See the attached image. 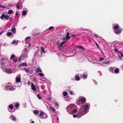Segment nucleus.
Listing matches in <instances>:
<instances>
[{
  "mask_svg": "<svg viewBox=\"0 0 123 123\" xmlns=\"http://www.w3.org/2000/svg\"><path fill=\"white\" fill-rule=\"evenodd\" d=\"M121 55L122 56V57H123V54H121Z\"/></svg>",
  "mask_w": 123,
  "mask_h": 123,
  "instance_id": "nucleus-60",
  "label": "nucleus"
},
{
  "mask_svg": "<svg viewBox=\"0 0 123 123\" xmlns=\"http://www.w3.org/2000/svg\"><path fill=\"white\" fill-rule=\"evenodd\" d=\"M30 38V37L29 36H28L26 37L25 39V40L26 41H27L28 39L29 38Z\"/></svg>",
  "mask_w": 123,
  "mask_h": 123,
  "instance_id": "nucleus-42",
  "label": "nucleus"
},
{
  "mask_svg": "<svg viewBox=\"0 0 123 123\" xmlns=\"http://www.w3.org/2000/svg\"><path fill=\"white\" fill-rule=\"evenodd\" d=\"M9 107L11 110L13 108V106L12 105H10L9 106Z\"/></svg>",
  "mask_w": 123,
  "mask_h": 123,
  "instance_id": "nucleus-29",
  "label": "nucleus"
},
{
  "mask_svg": "<svg viewBox=\"0 0 123 123\" xmlns=\"http://www.w3.org/2000/svg\"><path fill=\"white\" fill-rule=\"evenodd\" d=\"M30 123H34V121H33L32 122H31Z\"/></svg>",
  "mask_w": 123,
  "mask_h": 123,
  "instance_id": "nucleus-59",
  "label": "nucleus"
},
{
  "mask_svg": "<svg viewBox=\"0 0 123 123\" xmlns=\"http://www.w3.org/2000/svg\"><path fill=\"white\" fill-rule=\"evenodd\" d=\"M88 105L87 103H86L84 107V110L82 111V112H81L82 111H80V110H81V109H79V112H78V113H79L78 114V115H79L80 114L81 115L80 116H81L82 115H84L86 113L85 112L86 111L88 110Z\"/></svg>",
  "mask_w": 123,
  "mask_h": 123,
  "instance_id": "nucleus-1",
  "label": "nucleus"
},
{
  "mask_svg": "<svg viewBox=\"0 0 123 123\" xmlns=\"http://www.w3.org/2000/svg\"><path fill=\"white\" fill-rule=\"evenodd\" d=\"M120 27L118 25H115L113 27L114 33L116 34H118L121 33V31Z\"/></svg>",
  "mask_w": 123,
  "mask_h": 123,
  "instance_id": "nucleus-2",
  "label": "nucleus"
},
{
  "mask_svg": "<svg viewBox=\"0 0 123 123\" xmlns=\"http://www.w3.org/2000/svg\"><path fill=\"white\" fill-rule=\"evenodd\" d=\"M12 28H15V26L14 25H13L12 26Z\"/></svg>",
  "mask_w": 123,
  "mask_h": 123,
  "instance_id": "nucleus-53",
  "label": "nucleus"
},
{
  "mask_svg": "<svg viewBox=\"0 0 123 123\" xmlns=\"http://www.w3.org/2000/svg\"><path fill=\"white\" fill-rule=\"evenodd\" d=\"M78 115H73V117H74V118H75L77 116H78Z\"/></svg>",
  "mask_w": 123,
  "mask_h": 123,
  "instance_id": "nucleus-47",
  "label": "nucleus"
},
{
  "mask_svg": "<svg viewBox=\"0 0 123 123\" xmlns=\"http://www.w3.org/2000/svg\"><path fill=\"white\" fill-rule=\"evenodd\" d=\"M13 33L15 34L16 33V30L15 28H12L11 29Z\"/></svg>",
  "mask_w": 123,
  "mask_h": 123,
  "instance_id": "nucleus-16",
  "label": "nucleus"
},
{
  "mask_svg": "<svg viewBox=\"0 0 123 123\" xmlns=\"http://www.w3.org/2000/svg\"><path fill=\"white\" fill-rule=\"evenodd\" d=\"M42 72V70L39 68H37V73L39 72Z\"/></svg>",
  "mask_w": 123,
  "mask_h": 123,
  "instance_id": "nucleus-15",
  "label": "nucleus"
},
{
  "mask_svg": "<svg viewBox=\"0 0 123 123\" xmlns=\"http://www.w3.org/2000/svg\"><path fill=\"white\" fill-rule=\"evenodd\" d=\"M65 42V41H64L61 43L60 44H58V43H57V44H58V49L60 50L61 49V48L63 47V44Z\"/></svg>",
  "mask_w": 123,
  "mask_h": 123,
  "instance_id": "nucleus-6",
  "label": "nucleus"
},
{
  "mask_svg": "<svg viewBox=\"0 0 123 123\" xmlns=\"http://www.w3.org/2000/svg\"><path fill=\"white\" fill-rule=\"evenodd\" d=\"M118 53H119V54H122V53L121 52V51H118Z\"/></svg>",
  "mask_w": 123,
  "mask_h": 123,
  "instance_id": "nucleus-55",
  "label": "nucleus"
},
{
  "mask_svg": "<svg viewBox=\"0 0 123 123\" xmlns=\"http://www.w3.org/2000/svg\"><path fill=\"white\" fill-rule=\"evenodd\" d=\"M5 7L4 6H2L1 5V7L0 8H4Z\"/></svg>",
  "mask_w": 123,
  "mask_h": 123,
  "instance_id": "nucleus-48",
  "label": "nucleus"
},
{
  "mask_svg": "<svg viewBox=\"0 0 123 123\" xmlns=\"http://www.w3.org/2000/svg\"><path fill=\"white\" fill-rule=\"evenodd\" d=\"M70 34V33H69V32H67V34L66 35V37L68 36Z\"/></svg>",
  "mask_w": 123,
  "mask_h": 123,
  "instance_id": "nucleus-44",
  "label": "nucleus"
},
{
  "mask_svg": "<svg viewBox=\"0 0 123 123\" xmlns=\"http://www.w3.org/2000/svg\"><path fill=\"white\" fill-rule=\"evenodd\" d=\"M77 109L73 110V111L71 112L72 114H73L76 113L77 112Z\"/></svg>",
  "mask_w": 123,
  "mask_h": 123,
  "instance_id": "nucleus-23",
  "label": "nucleus"
},
{
  "mask_svg": "<svg viewBox=\"0 0 123 123\" xmlns=\"http://www.w3.org/2000/svg\"><path fill=\"white\" fill-rule=\"evenodd\" d=\"M9 18V16L7 15H5L4 14H2L1 16V18L3 20L5 19L8 20Z\"/></svg>",
  "mask_w": 123,
  "mask_h": 123,
  "instance_id": "nucleus-5",
  "label": "nucleus"
},
{
  "mask_svg": "<svg viewBox=\"0 0 123 123\" xmlns=\"http://www.w3.org/2000/svg\"><path fill=\"white\" fill-rule=\"evenodd\" d=\"M114 50H115V51L116 52H118V49L117 48H115L114 49Z\"/></svg>",
  "mask_w": 123,
  "mask_h": 123,
  "instance_id": "nucleus-43",
  "label": "nucleus"
},
{
  "mask_svg": "<svg viewBox=\"0 0 123 123\" xmlns=\"http://www.w3.org/2000/svg\"><path fill=\"white\" fill-rule=\"evenodd\" d=\"M18 12H17V11L16 12V13L15 15L16 16H17L18 14Z\"/></svg>",
  "mask_w": 123,
  "mask_h": 123,
  "instance_id": "nucleus-54",
  "label": "nucleus"
},
{
  "mask_svg": "<svg viewBox=\"0 0 123 123\" xmlns=\"http://www.w3.org/2000/svg\"><path fill=\"white\" fill-rule=\"evenodd\" d=\"M1 5L0 4V7H1Z\"/></svg>",
  "mask_w": 123,
  "mask_h": 123,
  "instance_id": "nucleus-64",
  "label": "nucleus"
},
{
  "mask_svg": "<svg viewBox=\"0 0 123 123\" xmlns=\"http://www.w3.org/2000/svg\"><path fill=\"white\" fill-rule=\"evenodd\" d=\"M16 42V41L15 40H13L12 42V44H14Z\"/></svg>",
  "mask_w": 123,
  "mask_h": 123,
  "instance_id": "nucleus-45",
  "label": "nucleus"
},
{
  "mask_svg": "<svg viewBox=\"0 0 123 123\" xmlns=\"http://www.w3.org/2000/svg\"><path fill=\"white\" fill-rule=\"evenodd\" d=\"M23 70H25L27 73L29 71V69L27 68H24L23 69Z\"/></svg>",
  "mask_w": 123,
  "mask_h": 123,
  "instance_id": "nucleus-31",
  "label": "nucleus"
},
{
  "mask_svg": "<svg viewBox=\"0 0 123 123\" xmlns=\"http://www.w3.org/2000/svg\"><path fill=\"white\" fill-rule=\"evenodd\" d=\"M33 112L34 114L36 115L37 114L39 113L38 111L35 110H34Z\"/></svg>",
  "mask_w": 123,
  "mask_h": 123,
  "instance_id": "nucleus-18",
  "label": "nucleus"
},
{
  "mask_svg": "<svg viewBox=\"0 0 123 123\" xmlns=\"http://www.w3.org/2000/svg\"><path fill=\"white\" fill-rule=\"evenodd\" d=\"M95 35L97 37H98V35H97V34H95Z\"/></svg>",
  "mask_w": 123,
  "mask_h": 123,
  "instance_id": "nucleus-52",
  "label": "nucleus"
},
{
  "mask_svg": "<svg viewBox=\"0 0 123 123\" xmlns=\"http://www.w3.org/2000/svg\"><path fill=\"white\" fill-rule=\"evenodd\" d=\"M96 45L97 46V47L98 48H99V46L97 44V43H96Z\"/></svg>",
  "mask_w": 123,
  "mask_h": 123,
  "instance_id": "nucleus-56",
  "label": "nucleus"
},
{
  "mask_svg": "<svg viewBox=\"0 0 123 123\" xmlns=\"http://www.w3.org/2000/svg\"><path fill=\"white\" fill-rule=\"evenodd\" d=\"M109 62H106V63H108Z\"/></svg>",
  "mask_w": 123,
  "mask_h": 123,
  "instance_id": "nucleus-62",
  "label": "nucleus"
},
{
  "mask_svg": "<svg viewBox=\"0 0 123 123\" xmlns=\"http://www.w3.org/2000/svg\"><path fill=\"white\" fill-rule=\"evenodd\" d=\"M68 93L66 92H64L63 93V94L64 96H66L68 95Z\"/></svg>",
  "mask_w": 123,
  "mask_h": 123,
  "instance_id": "nucleus-33",
  "label": "nucleus"
},
{
  "mask_svg": "<svg viewBox=\"0 0 123 123\" xmlns=\"http://www.w3.org/2000/svg\"><path fill=\"white\" fill-rule=\"evenodd\" d=\"M13 12V11L12 10H9L8 11V13L9 14H11Z\"/></svg>",
  "mask_w": 123,
  "mask_h": 123,
  "instance_id": "nucleus-30",
  "label": "nucleus"
},
{
  "mask_svg": "<svg viewBox=\"0 0 123 123\" xmlns=\"http://www.w3.org/2000/svg\"><path fill=\"white\" fill-rule=\"evenodd\" d=\"M72 36L74 37H75L76 36L74 34H72Z\"/></svg>",
  "mask_w": 123,
  "mask_h": 123,
  "instance_id": "nucleus-51",
  "label": "nucleus"
},
{
  "mask_svg": "<svg viewBox=\"0 0 123 123\" xmlns=\"http://www.w3.org/2000/svg\"><path fill=\"white\" fill-rule=\"evenodd\" d=\"M82 76V78L84 79H86L87 77V74L85 73H84L83 74Z\"/></svg>",
  "mask_w": 123,
  "mask_h": 123,
  "instance_id": "nucleus-14",
  "label": "nucleus"
},
{
  "mask_svg": "<svg viewBox=\"0 0 123 123\" xmlns=\"http://www.w3.org/2000/svg\"><path fill=\"white\" fill-rule=\"evenodd\" d=\"M38 117L40 118L45 119L47 117V115L44 112H42L38 115Z\"/></svg>",
  "mask_w": 123,
  "mask_h": 123,
  "instance_id": "nucleus-4",
  "label": "nucleus"
},
{
  "mask_svg": "<svg viewBox=\"0 0 123 123\" xmlns=\"http://www.w3.org/2000/svg\"><path fill=\"white\" fill-rule=\"evenodd\" d=\"M54 27L53 26H51L49 27V28H48V29H47V30H49V31H50L51 30L53 29L54 28Z\"/></svg>",
  "mask_w": 123,
  "mask_h": 123,
  "instance_id": "nucleus-26",
  "label": "nucleus"
},
{
  "mask_svg": "<svg viewBox=\"0 0 123 123\" xmlns=\"http://www.w3.org/2000/svg\"><path fill=\"white\" fill-rule=\"evenodd\" d=\"M3 31H2V32H0V35L3 32Z\"/></svg>",
  "mask_w": 123,
  "mask_h": 123,
  "instance_id": "nucleus-57",
  "label": "nucleus"
},
{
  "mask_svg": "<svg viewBox=\"0 0 123 123\" xmlns=\"http://www.w3.org/2000/svg\"><path fill=\"white\" fill-rule=\"evenodd\" d=\"M7 34L8 36H10L12 35V33L10 32H8L7 33Z\"/></svg>",
  "mask_w": 123,
  "mask_h": 123,
  "instance_id": "nucleus-28",
  "label": "nucleus"
},
{
  "mask_svg": "<svg viewBox=\"0 0 123 123\" xmlns=\"http://www.w3.org/2000/svg\"><path fill=\"white\" fill-rule=\"evenodd\" d=\"M30 84V81H29L28 82V85H29Z\"/></svg>",
  "mask_w": 123,
  "mask_h": 123,
  "instance_id": "nucleus-58",
  "label": "nucleus"
},
{
  "mask_svg": "<svg viewBox=\"0 0 123 123\" xmlns=\"http://www.w3.org/2000/svg\"><path fill=\"white\" fill-rule=\"evenodd\" d=\"M31 87L32 89L34 91H36V88L35 87V86L33 84V83L31 82Z\"/></svg>",
  "mask_w": 123,
  "mask_h": 123,
  "instance_id": "nucleus-7",
  "label": "nucleus"
},
{
  "mask_svg": "<svg viewBox=\"0 0 123 123\" xmlns=\"http://www.w3.org/2000/svg\"><path fill=\"white\" fill-rule=\"evenodd\" d=\"M75 80H80V77L79 75L77 74L75 75Z\"/></svg>",
  "mask_w": 123,
  "mask_h": 123,
  "instance_id": "nucleus-11",
  "label": "nucleus"
},
{
  "mask_svg": "<svg viewBox=\"0 0 123 123\" xmlns=\"http://www.w3.org/2000/svg\"><path fill=\"white\" fill-rule=\"evenodd\" d=\"M22 15H25L26 14V11L23 10L22 12Z\"/></svg>",
  "mask_w": 123,
  "mask_h": 123,
  "instance_id": "nucleus-22",
  "label": "nucleus"
},
{
  "mask_svg": "<svg viewBox=\"0 0 123 123\" xmlns=\"http://www.w3.org/2000/svg\"><path fill=\"white\" fill-rule=\"evenodd\" d=\"M117 55H118V57L119 58V59L120 60H122V56L121 55H120L118 54H117Z\"/></svg>",
  "mask_w": 123,
  "mask_h": 123,
  "instance_id": "nucleus-35",
  "label": "nucleus"
},
{
  "mask_svg": "<svg viewBox=\"0 0 123 123\" xmlns=\"http://www.w3.org/2000/svg\"><path fill=\"white\" fill-rule=\"evenodd\" d=\"M104 59V58H101L99 60V61H101L103 60Z\"/></svg>",
  "mask_w": 123,
  "mask_h": 123,
  "instance_id": "nucleus-49",
  "label": "nucleus"
},
{
  "mask_svg": "<svg viewBox=\"0 0 123 123\" xmlns=\"http://www.w3.org/2000/svg\"><path fill=\"white\" fill-rule=\"evenodd\" d=\"M11 117L12 120L13 121H15L16 120V118L13 115H12L11 116Z\"/></svg>",
  "mask_w": 123,
  "mask_h": 123,
  "instance_id": "nucleus-13",
  "label": "nucleus"
},
{
  "mask_svg": "<svg viewBox=\"0 0 123 123\" xmlns=\"http://www.w3.org/2000/svg\"><path fill=\"white\" fill-rule=\"evenodd\" d=\"M114 68L113 67H110L109 69V70L111 72H113Z\"/></svg>",
  "mask_w": 123,
  "mask_h": 123,
  "instance_id": "nucleus-25",
  "label": "nucleus"
},
{
  "mask_svg": "<svg viewBox=\"0 0 123 123\" xmlns=\"http://www.w3.org/2000/svg\"><path fill=\"white\" fill-rule=\"evenodd\" d=\"M20 3L19 2H18L17 3V4L16 5V8L17 9H19V5H20Z\"/></svg>",
  "mask_w": 123,
  "mask_h": 123,
  "instance_id": "nucleus-17",
  "label": "nucleus"
},
{
  "mask_svg": "<svg viewBox=\"0 0 123 123\" xmlns=\"http://www.w3.org/2000/svg\"><path fill=\"white\" fill-rule=\"evenodd\" d=\"M76 48H80L82 49V50H85V48H83V47L82 46H78L77 47H76Z\"/></svg>",
  "mask_w": 123,
  "mask_h": 123,
  "instance_id": "nucleus-24",
  "label": "nucleus"
},
{
  "mask_svg": "<svg viewBox=\"0 0 123 123\" xmlns=\"http://www.w3.org/2000/svg\"><path fill=\"white\" fill-rule=\"evenodd\" d=\"M66 39L67 40V41L71 37L69 36H66Z\"/></svg>",
  "mask_w": 123,
  "mask_h": 123,
  "instance_id": "nucleus-34",
  "label": "nucleus"
},
{
  "mask_svg": "<svg viewBox=\"0 0 123 123\" xmlns=\"http://www.w3.org/2000/svg\"><path fill=\"white\" fill-rule=\"evenodd\" d=\"M11 85H12V84L11 83H8V85H6L5 87H6L7 86V87H8L9 86H11Z\"/></svg>",
  "mask_w": 123,
  "mask_h": 123,
  "instance_id": "nucleus-38",
  "label": "nucleus"
},
{
  "mask_svg": "<svg viewBox=\"0 0 123 123\" xmlns=\"http://www.w3.org/2000/svg\"><path fill=\"white\" fill-rule=\"evenodd\" d=\"M49 107L53 112L54 113L55 112L56 110L55 108L53 107L52 106H50Z\"/></svg>",
  "mask_w": 123,
  "mask_h": 123,
  "instance_id": "nucleus-12",
  "label": "nucleus"
},
{
  "mask_svg": "<svg viewBox=\"0 0 123 123\" xmlns=\"http://www.w3.org/2000/svg\"><path fill=\"white\" fill-rule=\"evenodd\" d=\"M15 107L18 109L19 107V104L18 103H16L15 105Z\"/></svg>",
  "mask_w": 123,
  "mask_h": 123,
  "instance_id": "nucleus-20",
  "label": "nucleus"
},
{
  "mask_svg": "<svg viewBox=\"0 0 123 123\" xmlns=\"http://www.w3.org/2000/svg\"><path fill=\"white\" fill-rule=\"evenodd\" d=\"M86 98L84 97H82V98H80L77 100V105H79L81 102L85 103L86 102Z\"/></svg>",
  "mask_w": 123,
  "mask_h": 123,
  "instance_id": "nucleus-3",
  "label": "nucleus"
},
{
  "mask_svg": "<svg viewBox=\"0 0 123 123\" xmlns=\"http://www.w3.org/2000/svg\"><path fill=\"white\" fill-rule=\"evenodd\" d=\"M15 56V55L14 54H12L11 56L10 59H13Z\"/></svg>",
  "mask_w": 123,
  "mask_h": 123,
  "instance_id": "nucleus-21",
  "label": "nucleus"
},
{
  "mask_svg": "<svg viewBox=\"0 0 123 123\" xmlns=\"http://www.w3.org/2000/svg\"><path fill=\"white\" fill-rule=\"evenodd\" d=\"M37 96L38 97V98L39 99H41L42 97L41 96H40V95L39 94H38L37 95Z\"/></svg>",
  "mask_w": 123,
  "mask_h": 123,
  "instance_id": "nucleus-36",
  "label": "nucleus"
},
{
  "mask_svg": "<svg viewBox=\"0 0 123 123\" xmlns=\"http://www.w3.org/2000/svg\"><path fill=\"white\" fill-rule=\"evenodd\" d=\"M15 89V88H14V87L13 86H11V88H10V90L11 91H13Z\"/></svg>",
  "mask_w": 123,
  "mask_h": 123,
  "instance_id": "nucleus-32",
  "label": "nucleus"
},
{
  "mask_svg": "<svg viewBox=\"0 0 123 123\" xmlns=\"http://www.w3.org/2000/svg\"><path fill=\"white\" fill-rule=\"evenodd\" d=\"M27 66V63L26 62H24L21 63L18 66L19 67H22L23 66Z\"/></svg>",
  "mask_w": 123,
  "mask_h": 123,
  "instance_id": "nucleus-10",
  "label": "nucleus"
},
{
  "mask_svg": "<svg viewBox=\"0 0 123 123\" xmlns=\"http://www.w3.org/2000/svg\"><path fill=\"white\" fill-rule=\"evenodd\" d=\"M38 74L40 75L42 77L44 76V74L41 73H39Z\"/></svg>",
  "mask_w": 123,
  "mask_h": 123,
  "instance_id": "nucleus-39",
  "label": "nucleus"
},
{
  "mask_svg": "<svg viewBox=\"0 0 123 123\" xmlns=\"http://www.w3.org/2000/svg\"><path fill=\"white\" fill-rule=\"evenodd\" d=\"M41 50H42V51L43 52H44V53H45V51L44 50V49L43 47H41Z\"/></svg>",
  "mask_w": 123,
  "mask_h": 123,
  "instance_id": "nucleus-37",
  "label": "nucleus"
},
{
  "mask_svg": "<svg viewBox=\"0 0 123 123\" xmlns=\"http://www.w3.org/2000/svg\"><path fill=\"white\" fill-rule=\"evenodd\" d=\"M13 62H14L15 63H16L18 61L17 60V59H14L13 60Z\"/></svg>",
  "mask_w": 123,
  "mask_h": 123,
  "instance_id": "nucleus-41",
  "label": "nucleus"
},
{
  "mask_svg": "<svg viewBox=\"0 0 123 123\" xmlns=\"http://www.w3.org/2000/svg\"><path fill=\"white\" fill-rule=\"evenodd\" d=\"M57 119L58 120H59V118H58V117H57Z\"/></svg>",
  "mask_w": 123,
  "mask_h": 123,
  "instance_id": "nucleus-63",
  "label": "nucleus"
},
{
  "mask_svg": "<svg viewBox=\"0 0 123 123\" xmlns=\"http://www.w3.org/2000/svg\"><path fill=\"white\" fill-rule=\"evenodd\" d=\"M21 58L19 57L18 58V60H18V61H19L20 60H21Z\"/></svg>",
  "mask_w": 123,
  "mask_h": 123,
  "instance_id": "nucleus-46",
  "label": "nucleus"
},
{
  "mask_svg": "<svg viewBox=\"0 0 123 123\" xmlns=\"http://www.w3.org/2000/svg\"><path fill=\"white\" fill-rule=\"evenodd\" d=\"M70 93L71 95H73V92L72 91H71L70 92Z\"/></svg>",
  "mask_w": 123,
  "mask_h": 123,
  "instance_id": "nucleus-50",
  "label": "nucleus"
},
{
  "mask_svg": "<svg viewBox=\"0 0 123 123\" xmlns=\"http://www.w3.org/2000/svg\"><path fill=\"white\" fill-rule=\"evenodd\" d=\"M21 80L20 77L19 76H18L16 78V81L17 83H18L20 82Z\"/></svg>",
  "mask_w": 123,
  "mask_h": 123,
  "instance_id": "nucleus-9",
  "label": "nucleus"
},
{
  "mask_svg": "<svg viewBox=\"0 0 123 123\" xmlns=\"http://www.w3.org/2000/svg\"><path fill=\"white\" fill-rule=\"evenodd\" d=\"M6 72L8 73H11L12 72V70L10 68H6L5 69Z\"/></svg>",
  "mask_w": 123,
  "mask_h": 123,
  "instance_id": "nucleus-8",
  "label": "nucleus"
},
{
  "mask_svg": "<svg viewBox=\"0 0 123 123\" xmlns=\"http://www.w3.org/2000/svg\"><path fill=\"white\" fill-rule=\"evenodd\" d=\"M54 105H55V106H58L59 105V104H58L56 102L54 104Z\"/></svg>",
  "mask_w": 123,
  "mask_h": 123,
  "instance_id": "nucleus-40",
  "label": "nucleus"
},
{
  "mask_svg": "<svg viewBox=\"0 0 123 123\" xmlns=\"http://www.w3.org/2000/svg\"><path fill=\"white\" fill-rule=\"evenodd\" d=\"M49 100H50V98H48Z\"/></svg>",
  "mask_w": 123,
  "mask_h": 123,
  "instance_id": "nucleus-61",
  "label": "nucleus"
},
{
  "mask_svg": "<svg viewBox=\"0 0 123 123\" xmlns=\"http://www.w3.org/2000/svg\"><path fill=\"white\" fill-rule=\"evenodd\" d=\"M11 86H9L8 87H7V86L6 87H4L5 89V90L6 89H8V90H7L9 91L10 90V88H11Z\"/></svg>",
  "mask_w": 123,
  "mask_h": 123,
  "instance_id": "nucleus-27",
  "label": "nucleus"
},
{
  "mask_svg": "<svg viewBox=\"0 0 123 123\" xmlns=\"http://www.w3.org/2000/svg\"><path fill=\"white\" fill-rule=\"evenodd\" d=\"M114 72L116 74H118L119 73V70L118 68H116L115 69Z\"/></svg>",
  "mask_w": 123,
  "mask_h": 123,
  "instance_id": "nucleus-19",
  "label": "nucleus"
}]
</instances>
